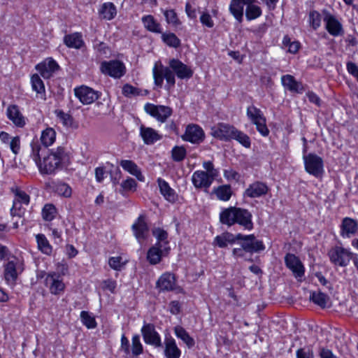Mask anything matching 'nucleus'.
<instances>
[{
    "label": "nucleus",
    "instance_id": "f257e3e1",
    "mask_svg": "<svg viewBox=\"0 0 358 358\" xmlns=\"http://www.w3.org/2000/svg\"><path fill=\"white\" fill-rule=\"evenodd\" d=\"M41 150L38 145L32 147L34 160L41 174H52L56 170L62 169L69 164V156L64 148L59 146L52 149L48 156L43 157L42 161L40 155Z\"/></svg>",
    "mask_w": 358,
    "mask_h": 358
},
{
    "label": "nucleus",
    "instance_id": "f03ea898",
    "mask_svg": "<svg viewBox=\"0 0 358 358\" xmlns=\"http://www.w3.org/2000/svg\"><path fill=\"white\" fill-rule=\"evenodd\" d=\"M220 220L222 224L228 226L238 223L245 229L250 230L253 228L251 213L248 210L241 208L230 207L224 209L220 215Z\"/></svg>",
    "mask_w": 358,
    "mask_h": 358
},
{
    "label": "nucleus",
    "instance_id": "7ed1b4c3",
    "mask_svg": "<svg viewBox=\"0 0 358 358\" xmlns=\"http://www.w3.org/2000/svg\"><path fill=\"white\" fill-rule=\"evenodd\" d=\"M247 116L263 136L268 135L269 130L266 124V118L260 109L254 105L248 106L247 108Z\"/></svg>",
    "mask_w": 358,
    "mask_h": 358
},
{
    "label": "nucleus",
    "instance_id": "20e7f679",
    "mask_svg": "<svg viewBox=\"0 0 358 358\" xmlns=\"http://www.w3.org/2000/svg\"><path fill=\"white\" fill-rule=\"evenodd\" d=\"M305 170L309 174L320 178L324 173V162L322 157L318 155L309 153L303 155Z\"/></svg>",
    "mask_w": 358,
    "mask_h": 358
},
{
    "label": "nucleus",
    "instance_id": "39448f33",
    "mask_svg": "<svg viewBox=\"0 0 358 358\" xmlns=\"http://www.w3.org/2000/svg\"><path fill=\"white\" fill-rule=\"evenodd\" d=\"M236 241H241V246L249 253L259 252L265 249V246L262 241L257 240L255 235L236 234Z\"/></svg>",
    "mask_w": 358,
    "mask_h": 358
},
{
    "label": "nucleus",
    "instance_id": "423d86ee",
    "mask_svg": "<svg viewBox=\"0 0 358 358\" xmlns=\"http://www.w3.org/2000/svg\"><path fill=\"white\" fill-rule=\"evenodd\" d=\"M145 111L159 122H164L171 115L172 109L169 106L155 105L147 103L144 106Z\"/></svg>",
    "mask_w": 358,
    "mask_h": 358
},
{
    "label": "nucleus",
    "instance_id": "0eeeda50",
    "mask_svg": "<svg viewBox=\"0 0 358 358\" xmlns=\"http://www.w3.org/2000/svg\"><path fill=\"white\" fill-rule=\"evenodd\" d=\"M328 255L333 264L340 266H346L352 258V252L339 246L331 248Z\"/></svg>",
    "mask_w": 358,
    "mask_h": 358
},
{
    "label": "nucleus",
    "instance_id": "6e6552de",
    "mask_svg": "<svg viewBox=\"0 0 358 358\" xmlns=\"http://www.w3.org/2000/svg\"><path fill=\"white\" fill-rule=\"evenodd\" d=\"M141 334L143 341L146 344L153 345L155 348L162 346L161 337L156 331L153 324L145 322L141 328Z\"/></svg>",
    "mask_w": 358,
    "mask_h": 358
},
{
    "label": "nucleus",
    "instance_id": "1a4fd4ad",
    "mask_svg": "<svg viewBox=\"0 0 358 358\" xmlns=\"http://www.w3.org/2000/svg\"><path fill=\"white\" fill-rule=\"evenodd\" d=\"M323 14L325 29L329 34L333 36H343L345 32L343 25L336 17L327 10H324Z\"/></svg>",
    "mask_w": 358,
    "mask_h": 358
},
{
    "label": "nucleus",
    "instance_id": "9d476101",
    "mask_svg": "<svg viewBox=\"0 0 358 358\" xmlns=\"http://www.w3.org/2000/svg\"><path fill=\"white\" fill-rule=\"evenodd\" d=\"M101 71L111 77L119 78L125 73L124 64L117 60H111L109 62H103L101 64Z\"/></svg>",
    "mask_w": 358,
    "mask_h": 358
},
{
    "label": "nucleus",
    "instance_id": "9b49d317",
    "mask_svg": "<svg viewBox=\"0 0 358 358\" xmlns=\"http://www.w3.org/2000/svg\"><path fill=\"white\" fill-rule=\"evenodd\" d=\"M181 137L185 141L199 144L204 141L205 133L200 126L191 124L187 126L185 132Z\"/></svg>",
    "mask_w": 358,
    "mask_h": 358
},
{
    "label": "nucleus",
    "instance_id": "f8f14e48",
    "mask_svg": "<svg viewBox=\"0 0 358 358\" xmlns=\"http://www.w3.org/2000/svg\"><path fill=\"white\" fill-rule=\"evenodd\" d=\"M74 94L80 101L85 105L93 103L99 96V92L85 85L75 88Z\"/></svg>",
    "mask_w": 358,
    "mask_h": 358
},
{
    "label": "nucleus",
    "instance_id": "ddd939ff",
    "mask_svg": "<svg viewBox=\"0 0 358 358\" xmlns=\"http://www.w3.org/2000/svg\"><path fill=\"white\" fill-rule=\"evenodd\" d=\"M236 129V128L232 125L219 123L217 126L212 127L211 134L214 137L220 140L229 141L231 139Z\"/></svg>",
    "mask_w": 358,
    "mask_h": 358
},
{
    "label": "nucleus",
    "instance_id": "4468645a",
    "mask_svg": "<svg viewBox=\"0 0 358 358\" xmlns=\"http://www.w3.org/2000/svg\"><path fill=\"white\" fill-rule=\"evenodd\" d=\"M285 262L286 266L292 271L296 278H301L304 275V266L295 255L287 254L285 257Z\"/></svg>",
    "mask_w": 358,
    "mask_h": 358
},
{
    "label": "nucleus",
    "instance_id": "2eb2a0df",
    "mask_svg": "<svg viewBox=\"0 0 358 358\" xmlns=\"http://www.w3.org/2000/svg\"><path fill=\"white\" fill-rule=\"evenodd\" d=\"M169 64L177 77L180 79H189L193 76V71L179 59H171Z\"/></svg>",
    "mask_w": 358,
    "mask_h": 358
},
{
    "label": "nucleus",
    "instance_id": "dca6fc26",
    "mask_svg": "<svg viewBox=\"0 0 358 358\" xmlns=\"http://www.w3.org/2000/svg\"><path fill=\"white\" fill-rule=\"evenodd\" d=\"M134 234L138 242L141 243L148 236L149 227L144 215H140L131 227Z\"/></svg>",
    "mask_w": 358,
    "mask_h": 358
},
{
    "label": "nucleus",
    "instance_id": "f3484780",
    "mask_svg": "<svg viewBox=\"0 0 358 358\" xmlns=\"http://www.w3.org/2000/svg\"><path fill=\"white\" fill-rule=\"evenodd\" d=\"M216 178L204 171H196L192 176V181L196 188L208 189Z\"/></svg>",
    "mask_w": 358,
    "mask_h": 358
},
{
    "label": "nucleus",
    "instance_id": "a211bd4d",
    "mask_svg": "<svg viewBox=\"0 0 358 358\" xmlns=\"http://www.w3.org/2000/svg\"><path fill=\"white\" fill-rule=\"evenodd\" d=\"M59 68L58 64L52 58H48L36 66V69L45 79L50 78Z\"/></svg>",
    "mask_w": 358,
    "mask_h": 358
},
{
    "label": "nucleus",
    "instance_id": "6ab92c4d",
    "mask_svg": "<svg viewBox=\"0 0 358 358\" xmlns=\"http://www.w3.org/2000/svg\"><path fill=\"white\" fill-rule=\"evenodd\" d=\"M269 191L268 185L261 181H255L249 185L244 192V196L249 198H259L266 195Z\"/></svg>",
    "mask_w": 358,
    "mask_h": 358
},
{
    "label": "nucleus",
    "instance_id": "aec40b11",
    "mask_svg": "<svg viewBox=\"0 0 358 358\" xmlns=\"http://www.w3.org/2000/svg\"><path fill=\"white\" fill-rule=\"evenodd\" d=\"M22 264L20 260L9 261L5 266V278L7 281L14 282L17 278L18 273L23 271Z\"/></svg>",
    "mask_w": 358,
    "mask_h": 358
},
{
    "label": "nucleus",
    "instance_id": "412c9836",
    "mask_svg": "<svg viewBox=\"0 0 358 358\" xmlns=\"http://www.w3.org/2000/svg\"><path fill=\"white\" fill-rule=\"evenodd\" d=\"M170 250V248H161L159 246L153 245L148 251L147 259L150 264H157L162 257L166 256Z\"/></svg>",
    "mask_w": 358,
    "mask_h": 358
},
{
    "label": "nucleus",
    "instance_id": "4be33fe9",
    "mask_svg": "<svg viewBox=\"0 0 358 358\" xmlns=\"http://www.w3.org/2000/svg\"><path fill=\"white\" fill-rule=\"evenodd\" d=\"M45 285L49 286L50 291L52 294H59L64 291L65 285L64 282L56 277V273H49L45 278Z\"/></svg>",
    "mask_w": 358,
    "mask_h": 358
},
{
    "label": "nucleus",
    "instance_id": "5701e85b",
    "mask_svg": "<svg viewBox=\"0 0 358 358\" xmlns=\"http://www.w3.org/2000/svg\"><path fill=\"white\" fill-rule=\"evenodd\" d=\"M341 236L343 237L350 238L352 235L356 234L358 229V222L357 220L350 218L345 217L341 224Z\"/></svg>",
    "mask_w": 358,
    "mask_h": 358
},
{
    "label": "nucleus",
    "instance_id": "b1692460",
    "mask_svg": "<svg viewBox=\"0 0 358 358\" xmlns=\"http://www.w3.org/2000/svg\"><path fill=\"white\" fill-rule=\"evenodd\" d=\"M7 116L17 127H22L25 124L24 117L16 105H11L8 107Z\"/></svg>",
    "mask_w": 358,
    "mask_h": 358
},
{
    "label": "nucleus",
    "instance_id": "393cba45",
    "mask_svg": "<svg viewBox=\"0 0 358 358\" xmlns=\"http://www.w3.org/2000/svg\"><path fill=\"white\" fill-rule=\"evenodd\" d=\"M282 85L290 92L296 93H302L303 87L301 83L297 82L294 77L291 75H285L282 76Z\"/></svg>",
    "mask_w": 358,
    "mask_h": 358
},
{
    "label": "nucleus",
    "instance_id": "a878e982",
    "mask_svg": "<svg viewBox=\"0 0 358 358\" xmlns=\"http://www.w3.org/2000/svg\"><path fill=\"white\" fill-rule=\"evenodd\" d=\"M174 286L175 278L170 273L163 274L157 282V287L162 292L173 290Z\"/></svg>",
    "mask_w": 358,
    "mask_h": 358
},
{
    "label": "nucleus",
    "instance_id": "bb28decb",
    "mask_svg": "<svg viewBox=\"0 0 358 358\" xmlns=\"http://www.w3.org/2000/svg\"><path fill=\"white\" fill-rule=\"evenodd\" d=\"M140 134L144 143L148 145L153 144L161 138L158 133L150 127L141 126L140 128Z\"/></svg>",
    "mask_w": 358,
    "mask_h": 358
},
{
    "label": "nucleus",
    "instance_id": "cd10ccee",
    "mask_svg": "<svg viewBox=\"0 0 358 358\" xmlns=\"http://www.w3.org/2000/svg\"><path fill=\"white\" fill-rule=\"evenodd\" d=\"M164 343V355L166 358H180L181 352L173 338H166Z\"/></svg>",
    "mask_w": 358,
    "mask_h": 358
},
{
    "label": "nucleus",
    "instance_id": "c85d7f7f",
    "mask_svg": "<svg viewBox=\"0 0 358 358\" xmlns=\"http://www.w3.org/2000/svg\"><path fill=\"white\" fill-rule=\"evenodd\" d=\"M236 241V235L229 232H224L214 238L213 244L220 248H227L228 244H234Z\"/></svg>",
    "mask_w": 358,
    "mask_h": 358
},
{
    "label": "nucleus",
    "instance_id": "c756f323",
    "mask_svg": "<svg viewBox=\"0 0 358 358\" xmlns=\"http://www.w3.org/2000/svg\"><path fill=\"white\" fill-rule=\"evenodd\" d=\"M244 4L241 0H231L229 5V12L238 23L243 20Z\"/></svg>",
    "mask_w": 358,
    "mask_h": 358
},
{
    "label": "nucleus",
    "instance_id": "7c9ffc66",
    "mask_svg": "<svg viewBox=\"0 0 358 358\" xmlns=\"http://www.w3.org/2000/svg\"><path fill=\"white\" fill-rule=\"evenodd\" d=\"M157 182L160 192L164 198L170 202H175L177 196L175 191L170 187L169 183L160 178H158Z\"/></svg>",
    "mask_w": 358,
    "mask_h": 358
},
{
    "label": "nucleus",
    "instance_id": "2f4dec72",
    "mask_svg": "<svg viewBox=\"0 0 358 358\" xmlns=\"http://www.w3.org/2000/svg\"><path fill=\"white\" fill-rule=\"evenodd\" d=\"M64 43L69 48L76 49H80L84 45L82 34L78 32L66 35L64 38Z\"/></svg>",
    "mask_w": 358,
    "mask_h": 358
},
{
    "label": "nucleus",
    "instance_id": "473e14b6",
    "mask_svg": "<svg viewBox=\"0 0 358 358\" xmlns=\"http://www.w3.org/2000/svg\"><path fill=\"white\" fill-rule=\"evenodd\" d=\"M120 164L124 170L136 177L138 180L141 181L143 180L144 178L141 173V171L138 169L136 164L133 161L127 159L121 160Z\"/></svg>",
    "mask_w": 358,
    "mask_h": 358
},
{
    "label": "nucleus",
    "instance_id": "72a5a7b5",
    "mask_svg": "<svg viewBox=\"0 0 358 358\" xmlns=\"http://www.w3.org/2000/svg\"><path fill=\"white\" fill-rule=\"evenodd\" d=\"M17 199L14 201L13 207L10 209V214L13 216L20 215L17 213V209L20 208L21 203L27 205L29 203V196L23 191H17L16 192Z\"/></svg>",
    "mask_w": 358,
    "mask_h": 358
},
{
    "label": "nucleus",
    "instance_id": "f704fd0d",
    "mask_svg": "<svg viewBox=\"0 0 358 358\" xmlns=\"http://www.w3.org/2000/svg\"><path fill=\"white\" fill-rule=\"evenodd\" d=\"M36 240L38 245V249L46 255H51L52 252V247L50 244L49 241L43 234H38L36 236Z\"/></svg>",
    "mask_w": 358,
    "mask_h": 358
},
{
    "label": "nucleus",
    "instance_id": "c9c22d12",
    "mask_svg": "<svg viewBox=\"0 0 358 358\" xmlns=\"http://www.w3.org/2000/svg\"><path fill=\"white\" fill-rule=\"evenodd\" d=\"M310 300L320 308H325L330 298L327 294L318 291L310 292Z\"/></svg>",
    "mask_w": 358,
    "mask_h": 358
},
{
    "label": "nucleus",
    "instance_id": "e433bc0d",
    "mask_svg": "<svg viewBox=\"0 0 358 358\" xmlns=\"http://www.w3.org/2000/svg\"><path fill=\"white\" fill-rule=\"evenodd\" d=\"M174 332L176 336L181 339L189 348H192L194 344V340L189 336L188 332L181 326H176L174 327Z\"/></svg>",
    "mask_w": 358,
    "mask_h": 358
},
{
    "label": "nucleus",
    "instance_id": "4c0bfd02",
    "mask_svg": "<svg viewBox=\"0 0 358 358\" xmlns=\"http://www.w3.org/2000/svg\"><path fill=\"white\" fill-rule=\"evenodd\" d=\"M152 235L157 238V242L155 245L161 248H170L169 246L168 233L161 228H155L152 230Z\"/></svg>",
    "mask_w": 358,
    "mask_h": 358
},
{
    "label": "nucleus",
    "instance_id": "58836bf2",
    "mask_svg": "<svg viewBox=\"0 0 358 358\" xmlns=\"http://www.w3.org/2000/svg\"><path fill=\"white\" fill-rule=\"evenodd\" d=\"M142 22L146 29L154 33H162L160 24L151 15H147L142 17Z\"/></svg>",
    "mask_w": 358,
    "mask_h": 358
},
{
    "label": "nucleus",
    "instance_id": "ea45409f",
    "mask_svg": "<svg viewBox=\"0 0 358 358\" xmlns=\"http://www.w3.org/2000/svg\"><path fill=\"white\" fill-rule=\"evenodd\" d=\"M55 131L51 127H48L42 131L41 141L43 145L47 148L55 142Z\"/></svg>",
    "mask_w": 358,
    "mask_h": 358
},
{
    "label": "nucleus",
    "instance_id": "a19ab883",
    "mask_svg": "<svg viewBox=\"0 0 358 358\" xmlns=\"http://www.w3.org/2000/svg\"><path fill=\"white\" fill-rule=\"evenodd\" d=\"M100 13L103 16V18L110 20L116 15V8L113 3H104L101 6Z\"/></svg>",
    "mask_w": 358,
    "mask_h": 358
},
{
    "label": "nucleus",
    "instance_id": "79ce46f5",
    "mask_svg": "<svg viewBox=\"0 0 358 358\" xmlns=\"http://www.w3.org/2000/svg\"><path fill=\"white\" fill-rule=\"evenodd\" d=\"M262 11L261 8L257 6L248 5L245 8V17L248 21L255 20L262 15Z\"/></svg>",
    "mask_w": 358,
    "mask_h": 358
},
{
    "label": "nucleus",
    "instance_id": "37998d69",
    "mask_svg": "<svg viewBox=\"0 0 358 358\" xmlns=\"http://www.w3.org/2000/svg\"><path fill=\"white\" fill-rule=\"evenodd\" d=\"M57 209L53 204L47 203L42 209V217L45 221H52L56 216Z\"/></svg>",
    "mask_w": 358,
    "mask_h": 358
},
{
    "label": "nucleus",
    "instance_id": "c03bdc74",
    "mask_svg": "<svg viewBox=\"0 0 358 358\" xmlns=\"http://www.w3.org/2000/svg\"><path fill=\"white\" fill-rule=\"evenodd\" d=\"M214 192L217 197L222 201H228L231 196V190L229 185L220 186Z\"/></svg>",
    "mask_w": 358,
    "mask_h": 358
},
{
    "label": "nucleus",
    "instance_id": "a18cd8bd",
    "mask_svg": "<svg viewBox=\"0 0 358 358\" xmlns=\"http://www.w3.org/2000/svg\"><path fill=\"white\" fill-rule=\"evenodd\" d=\"M162 41L169 46L178 48L180 45V40L173 33H163L162 34Z\"/></svg>",
    "mask_w": 358,
    "mask_h": 358
},
{
    "label": "nucleus",
    "instance_id": "49530a36",
    "mask_svg": "<svg viewBox=\"0 0 358 358\" xmlns=\"http://www.w3.org/2000/svg\"><path fill=\"white\" fill-rule=\"evenodd\" d=\"M80 319L83 324L87 329H94L96 327L97 324L94 317L87 311L83 310L80 313Z\"/></svg>",
    "mask_w": 358,
    "mask_h": 358
},
{
    "label": "nucleus",
    "instance_id": "de8ad7c7",
    "mask_svg": "<svg viewBox=\"0 0 358 358\" xmlns=\"http://www.w3.org/2000/svg\"><path fill=\"white\" fill-rule=\"evenodd\" d=\"M187 155V151L184 146L176 145L171 150V158L174 162H182Z\"/></svg>",
    "mask_w": 358,
    "mask_h": 358
},
{
    "label": "nucleus",
    "instance_id": "09e8293b",
    "mask_svg": "<svg viewBox=\"0 0 358 358\" xmlns=\"http://www.w3.org/2000/svg\"><path fill=\"white\" fill-rule=\"evenodd\" d=\"M131 353L134 356H138L143 352V347L140 341V336L138 334H136L133 336L131 339Z\"/></svg>",
    "mask_w": 358,
    "mask_h": 358
},
{
    "label": "nucleus",
    "instance_id": "8fccbe9b",
    "mask_svg": "<svg viewBox=\"0 0 358 358\" xmlns=\"http://www.w3.org/2000/svg\"><path fill=\"white\" fill-rule=\"evenodd\" d=\"M31 87L38 94L45 92V86L43 80L38 74H34L31 78Z\"/></svg>",
    "mask_w": 358,
    "mask_h": 358
},
{
    "label": "nucleus",
    "instance_id": "3c124183",
    "mask_svg": "<svg viewBox=\"0 0 358 358\" xmlns=\"http://www.w3.org/2000/svg\"><path fill=\"white\" fill-rule=\"evenodd\" d=\"M231 139L236 140L245 148L250 147L251 143L249 136L241 131L238 130L237 129H236L234 134H233Z\"/></svg>",
    "mask_w": 358,
    "mask_h": 358
},
{
    "label": "nucleus",
    "instance_id": "603ef678",
    "mask_svg": "<svg viewBox=\"0 0 358 358\" xmlns=\"http://www.w3.org/2000/svg\"><path fill=\"white\" fill-rule=\"evenodd\" d=\"M164 66L160 65L158 68L157 64L153 68V77L155 80V84L158 87H162L164 79Z\"/></svg>",
    "mask_w": 358,
    "mask_h": 358
},
{
    "label": "nucleus",
    "instance_id": "864d4df0",
    "mask_svg": "<svg viewBox=\"0 0 358 358\" xmlns=\"http://www.w3.org/2000/svg\"><path fill=\"white\" fill-rule=\"evenodd\" d=\"M164 15L168 24H171L176 27L181 24L174 10H166L164 11Z\"/></svg>",
    "mask_w": 358,
    "mask_h": 358
},
{
    "label": "nucleus",
    "instance_id": "5fc2aeb1",
    "mask_svg": "<svg viewBox=\"0 0 358 358\" xmlns=\"http://www.w3.org/2000/svg\"><path fill=\"white\" fill-rule=\"evenodd\" d=\"M321 15L316 11L313 10L309 13V22L314 30L317 29L321 24Z\"/></svg>",
    "mask_w": 358,
    "mask_h": 358
},
{
    "label": "nucleus",
    "instance_id": "6e6d98bb",
    "mask_svg": "<svg viewBox=\"0 0 358 358\" xmlns=\"http://www.w3.org/2000/svg\"><path fill=\"white\" fill-rule=\"evenodd\" d=\"M55 113L65 126L72 125L73 119L71 115L64 113L63 110H56Z\"/></svg>",
    "mask_w": 358,
    "mask_h": 358
},
{
    "label": "nucleus",
    "instance_id": "4d7b16f0",
    "mask_svg": "<svg viewBox=\"0 0 358 358\" xmlns=\"http://www.w3.org/2000/svg\"><path fill=\"white\" fill-rule=\"evenodd\" d=\"M122 94L127 97L138 96L140 94V90L129 84H125L122 87Z\"/></svg>",
    "mask_w": 358,
    "mask_h": 358
},
{
    "label": "nucleus",
    "instance_id": "13d9d810",
    "mask_svg": "<svg viewBox=\"0 0 358 358\" xmlns=\"http://www.w3.org/2000/svg\"><path fill=\"white\" fill-rule=\"evenodd\" d=\"M56 192L64 197L71 196L72 193L71 188L66 183L58 184L56 187Z\"/></svg>",
    "mask_w": 358,
    "mask_h": 358
},
{
    "label": "nucleus",
    "instance_id": "bf43d9fd",
    "mask_svg": "<svg viewBox=\"0 0 358 358\" xmlns=\"http://www.w3.org/2000/svg\"><path fill=\"white\" fill-rule=\"evenodd\" d=\"M200 22L203 26L208 28H213L214 26L213 20L208 12H203L201 13L200 16Z\"/></svg>",
    "mask_w": 358,
    "mask_h": 358
},
{
    "label": "nucleus",
    "instance_id": "052dcab7",
    "mask_svg": "<svg viewBox=\"0 0 358 358\" xmlns=\"http://www.w3.org/2000/svg\"><path fill=\"white\" fill-rule=\"evenodd\" d=\"M171 68L164 66V76L167 83L173 86L176 83L175 73L170 69Z\"/></svg>",
    "mask_w": 358,
    "mask_h": 358
},
{
    "label": "nucleus",
    "instance_id": "680f3d73",
    "mask_svg": "<svg viewBox=\"0 0 358 358\" xmlns=\"http://www.w3.org/2000/svg\"><path fill=\"white\" fill-rule=\"evenodd\" d=\"M203 167L206 170V173H208L211 176L217 178L218 176V171L214 168V165L212 162L208 161L203 163Z\"/></svg>",
    "mask_w": 358,
    "mask_h": 358
},
{
    "label": "nucleus",
    "instance_id": "e2e57ef3",
    "mask_svg": "<svg viewBox=\"0 0 358 358\" xmlns=\"http://www.w3.org/2000/svg\"><path fill=\"white\" fill-rule=\"evenodd\" d=\"M296 358H314V354L312 349L299 348L296 352Z\"/></svg>",
    "mask_w": 358,
    "mask_h": 358
},
{
    "label": "nucleus",
    "instance_id": "0e129e2a",
    "mask_svg": "<svg viewBox=\"0 0 358 358\" xmlns=\"http://www.w3.org/2000/svg\"><path fill=\"white\" fill-rule=\"evenodd\" d=\"M93 47L100 55H106L108 52V47L103 42L95 40Z\"/></svg>",
    "mask_w": 358,
    "mask_h": 358
},
{
    "label": "nucleus",
    "instance_id": "69168bd1",
    "mask_svg": "<svg viewBox=\"0 0 358 358\" xmlns=\"http://www.w3.org/2000/svg\"><path fill=\"white\" fill-rule=\"evenodd\" d=\"M121 260L122 257H113L109 259L108 264L113 269L120 271L123 266Z\"/></svg>",
    "mask_w": 358,
    "mask_h": 358
},
{
    "label": "nucleus",
    "instance_id": "338daca9",
    "mask_svg": "<svg viewBox=\"0 0 358 358\" xmlns=\"http://www.w3.org/2000/svg\"><path fill=\"white\" fill-rule=\"evenodd\" d=\"M137 183L136 180L131 178H128L121 183V187L124 190H135Z\"/></svg>",
    "mask_w": 358,
    "mask_h": 358
},
{
    "label": "nucleus",
    "instance_id": "774afa93",
    "mask_svg": "<svg viewBox=\"0 0 358 358\" xmlns=\"http://www.w3.org/2000/svg\"><path fill=\"white\" fill-rule=\"evenodd\" d=\"M346 68L348 73L356 78L358 82V66L352 62H348Z\"/></svg>",
    "mask_w": 358,
    "mask_h": 358
}]
</instances>
